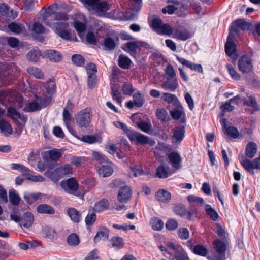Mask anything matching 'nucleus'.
<instances>
[{"instance_id":"1","label":"nucleus","mask_w":260,"mask_h":260,"mask_svg":"<svg viewBox=\"0 0 260 260\" xmlns=\"http://www.w3.org/2000/svg\"><path fill=\"white\" fill-rule=\"evenodd\" d=\"M158 247L163 252V255L170 260H189L186 252L180 245L168 242L165 245H159Z\"/></svg>"},{"instance_id":"2","label":"nucleus","mask_w":260,"mask_h":260,"mask_svg":"<svg viewBox=\"0 0 260 260\" xmlns=\"http://www.w3.org/2000/svg\"><path fill=\"white\" fill-rule=\"evenodd\" d=\"M82 2L88 6V10L93 11L99 16H103L105 15L107 11L110 9L109 4L104 1L100 0H80Z\"/></svg>"},{"instance_id":"3","label":"nucleus","mask_w":260,"mask_h":260,"mask_svg":"<svg viewBox=\"0 0 260 260\" xmlns=\"http://www.w3.org/2000/svg\"><path fill=\"white\" fill-rule=\"evenodd\" d=\"M54 22L47 23L46 25L51 27L56 33L66 29L69 27V24L66 21L68 19L66 13H56L51 17Z\"/></svg>"},{"instance_id":"4","label":"nucleus","mask_w":260,"mask_h":260,"mask_svg":"<svg viewBox=\"0 0 260 260\" xmlns=\"http://www.w3.org/2000/svg\"><path fill=\"white\" fill-rule=\"evenodd\" d=\"M60 186L66 192L79 197L81 194L78 190L79 185L74 178L63 180L60 182Z\"/></svg>"},{"instance_id":"5","label":"nucleus","mask_w":260,"mask_h":260,"mask_svg":"<svg viewBox=\"0 0 260 260\" xmlns=\"http://www.w3.org/2000/svg\"><path fill=\"white\" fill-rule=\"evenodd\" d=\"M150 25L157 33L160 35L170 36L173 32L172 27L168 24H164L158 18L153 19Z\"/></svg>"},{"instance_id":"6","label":"nucleus","mask_w":260,"mask_h":260,"mask_svg":"<svg viewBox=\"0 0 260 260\" xmlns=\"http://www.w3.org/2000/svg\"><path fill=\"white\" fill-rule=\"evenodd\" d=\"M216 252L214 255L213 260H225V251L228 242L226 240L224 242L219 239H215L213 242Z\"/></svg>"},{"instance_id":"7","label":"nucleus","mask_w":260,"mask_h":260,"mask_svg":"<svg viewBox=\"0 0 260 260\" xmlns=\"http://www.w3.org/2000/svg\"><path fill=\"white\" fill-rule=\"evenodd\" d=\"M77 125L80 127H87L91 122L90 110L84 109L80 111L75 116Z\"/></svg>"},{"instance_id":"8","label":"nucleus","mask_w":260,"mask_h":260,"mask_svg":"<svg viewBox=\"0 0 260 260\" xmlns=\"http://www.w3.org/2000/svg\"><path fill=\"white\" fill-rule=\"evenodd\" d=\"M234 34L232 32H229V36L227 38V41L225 45V51L226 54L229 56L231 57L232 61H235L238 55L235 53L236 51V45L233 42V40L235 38Z\"/></svg>"},{"instance_id":"9","label":"nucleus","mask_w":260,"mask_h":260,"mask_svg":"<svg viewBox=\"0 0 260 260\" xmlns=\"http://www.w3.org/2000/svg\"><path fill=\"white\" fill-rule=\"evenodd\" d=\"M251 24L243 19H239L233 22L230 32L234 34V36L239 35L241 30H247L250 28Z\"/></svg>"},{"instance_id":"10","label":"nucleus","mask_w":260,"mask_h":260,"mask_svg":"<svg viewBox=\"0 0 260 260\" xmlns=\"http://www.w3.org/2000/svg\"><path fill=\"white\" fill-rule=\"evenodd\" d=\"M36 100L29 104V108L30 111H35L40 110L42 108L46 107L48 102L46 101V96H42L40 94L35 95Z\"/></svg>"},{"instance_id":"11","label":"nucleus","mask_w":260,"mask_h":260,"mask_svg":"<svg viewBox=\"0 0 260 260\" xmlns=\"http://www.w3.org/2000/svg\"><path fill=\"white\" fill-rule=\"evenodd\" d=\"M41 90V92L39 94L42 96H46V101L48 102L51 96L55 92V84L53 81L50 80L43 84Z\"/></svg>"},{"instance_id":"12","label":"nucleus","mask_w":260,"mask_h":260,"mask_svg":"<svg viewBox=\"0 0 260 260\" xmlns=\"http://www.w3.org/2000/svg\"><path fill=\"white\" fill-rule=\"evenodd\" d=\"M169 162L173 168L174 171L180 169L181 167L182 158L177 151H172L167 154Z\"/></svg>"},{"instance_id":"13","label":"nucleus","mask_w":260,"mask_h":260,"mask_svg":"<svg viewBox=\"0 0 260 260\" xmlns=\"http://www.w3.org/2000/svg\"><path fill=\"white\" fill-rule=\"evenodd\" d=\"M128 137L131 141H136V143L144 145L147 143H150L151 145L155 144V141L151 140L149 142V138L143 134H141L137 132H131L129 133Z\"/></svg>"},{"instance_id":"14","label":"nucleus","mask_w":260,"mask_h":260,"mask_svg":"<svg viewBox=\"0 0 260 260\" xmlns=\"http://www.w3.org/2000/svg\"><path fill=\"white\" fill-rule=\"evenodd\" d=\"M238 67L242 73L249 72L253 68L251 59L247 56H242L239 59Z\"/></svg>"},{"instance_id":"15","label":"nucleus","mask_w":260,"mask_h":260,"mask_svg":"<svg viewBox=\"0 0 260 260\" xmlns=\"http://www.w3.org/2000/svg\"><path fill=\"white\" fill-rule=\"evenodd\" d=\"M132 191L129 186L120 187L118 193L117 199L119 202L125 203L132 198Z\"/></svg>"},{"instance_id":"16","label":"nucleus","mask_w":260,"mask_h":260,"mask_svg":"<svg viewBox=\"0 0 260 260\" xmlns=\"http://www.w3.org/2000/svg\"><path fill=\"white\" fill-rule=\"evenodd\" d=\"M172 34L173 38L182 41H185L192 36V34L188 29L183 28L174 30Z\"/></svg>"},{"instance_id":"17","label":"nucleus","mask_w":260,"mask_h":260,"mask_svg":"<svg viewBox=\"0 0 260 260\" xmlns=\"http://www.w3.org/2000/svg\"><path fill=\"white\" fill-rule=\"evenodd\" d=\"M161 87L165 90L174 91L178 86L176 78H167L166 82L161 84Z\"/></svg>"},{"instance_id":"18","label":"nucleus","mask_w":260,"mask_h":260,"mask_svg":"<svg viewBox=\"0 0 260 260\" xmlns=\"http://www.w3.org/2000/svg\"><path fill=\"white\" fill-rule=\"evenodd\" d=\"M34 220V217L33 214L29 212H25L21 217V222H20V225L21 227H24L25 228H30Z\"/></svg>"},{"instance_id":"19","label":"nucleus","mask_w":260,"mask_h":260,"mask_svg":"<svg viewBox=\"0 0 260 260\" xmlns=\"http://www.w3.org/2000/svg\"><path fill=\"white\" fill-rule=\"evenodd\" d=\"M45 55L51 61L58 62L62 59L61 54L54 50H47L45 51Z\"/></svg>"},{"instance_id":"20","label":"nucleus","mask_w":260,"mask_h":260,"mask_svg":"<svg viewBox=\"0 0 260 260\" xmlns=\"http://www.w3.org/2000/svg\"><path fill=\"white\" fill-rule=\"evenodd\" d=\"M173 173L169 167L161 165L157 168L156 175L159 178H166Z\"/></svg>"},{"instance_id":"21","label":"nucleus","mask_w":260,"mask_h":260,"mask_svg":"<svg viewBox=\"0 0 260 260\" xmlns=\"http://www.w3.org/2000/svg\"><path fill=\"white\" fill-rule=\"evenodd\" d=\"M156 198L158 201L164 203H167L171 200V194L168 191L161 189L156 192Z\"/></svg>"},{"instance_id":"22","label":"nucleus","mask_w":260,"mask_h":260,"mask_svg":"<svg viewBox=\"0 0 260 260\" xmlns=\"http://www.w3.org/2000/svg\"><path fill=\"white\" fill-rule=\"evenodd\" d=\"M109 231L105 228H101L94 237V242L96 243L101 240L105 241L108 239Z\"/></svg>"},{"instance_id":"23","label":"nucleus","mask_w":260,"mask_h":260,"mask_svg":"<svg viewBox=\"0 0 260 260\" xmlns=\"http://www.w3.org/2000/svg\"><path fill=\"white\" fill-rule=\"evenodd\" d=\"M170 114L173 119L177 120L180 118V122L182 123H185L186 120L182 107L172 110L170 112Z\"/></svg>"},{"instance_id":"24","label":"nucleus","mask_w":260,"mask_h":260,"mask_svg":"<svg viewBox=\"0 0 260 260\" xmlns=\"http://www.w3.org/2000/svg\"><path fill=\"white\" fill-rule=\"evenodd\" d=\"M257 152V145L253 142H249L245 149V154L248 158H253Z\"/></svg>"},{"instance_id":"25","label":"nucleus","mask_w":260,"mask_h":260,"mask_svg":"<svg viewBox=\"0 0 260 260\" xmlns=\"http://www.w3.org/2000/svg\"><path fill=\"white\" fill-rule=\"evenodd\" d=\"M150 224L153 230L155 231H161L164 226L163 221L157 217H153L151 218Z\"/></svg>"},{"instance_id":"26","label":"nucleus","mask_w":260,"mask_h":260,"mask_svg":"<svg viewBox=\"0 0 260 260\" xmlns=\"http://www.w3.org/2000/svg\"><path fill=\"white\" fill-rule=\"evenodd\" d=\"M113 170L112 167L108 165H102L98 169V173L100 176L103 177H107L110 176L113 173Z\"/></svg>"},{"instance_id":"27","label":"nucleus","mask_w":260,"mask_h":260,"mask_svg":"<svg viewBox=\"0 0 260 260\" xmlns=\"http://www.w3.org/2000/svg\"><path fill=\"white\" fill-rule=\"evenodd\" d=\"M0 130L5 135H10L13 132L11 125L4 119H0Z\"/></svg>"},{"instance_id":"28","label":"nucleus","mask_w":260,"mask_h":260,"mask_svg":"<svg viewBox=\"0 0 260 260\" xmlns=\"http://www.w3.org/2000/svg\"><path fill=\"white\" fill-rule=\"evenodd\" d=\"M132 63L131 60L126 55H120L118 58V65L122 69H128Z\"/></svg>"},{"instance_id":"29","label":"nucleus","mask_w":260,"mask_h":260,"mask_svg":"<svg viewBox=\"0 0 260 260\" xmlns=\"http://www.w3.org/2000/svg\"><path fill=\"white\" fill-rule=\"evenodd\" d=\"M112 247L116 250H119L122 248L124 245V242L121 237L116 236L113 237L110 241Z\"/></svg>"},{"instance_id":"30","label":"nucleus","mask_w":260,"mask_h":260,"mask_svg":"<svg viewBox=\"0 0 260 260\" xmlns=\"http://www.w3.org/2000/svg\"><path fill=\"white\" fill-rule=\"evenodd\" d=\"M44 175L49 178L54 182H57L61 178L57 168L53 171L48 170L44 173Z\"/></svg>"},{"instance_id":"31","label":"nucleus","mask_w":260,"mask_h":260,"mask_svg":"<svg viewBox=\"0 0 260 260\" xmlns=\"http://www.w3.org/2000/svg\"><path fill=\"white\" fill-rule=\"evenodd\" d=\"M38 212L42 214H53L55 213L54 209L47 204H41L37 208Z\"/></svg>"},{"instance_id":"32","label":"nucleus","mask_w":260,"mask_h":260,"mask_svg":"<svg viewBox=\"0 0 260 260\" xmlns=\"http://www.w3.org/2000/svg\"><path fill=\"white\" fill-rule=\"evenodd\" d=\"M68 215L75 222H79L81 218V214L75 208H70L67 210Z\"/></svg>"},{"instance_id":"33","label":"nucleus","mask_w":260,"mask_h":260,"mask_svg":"<svg viewBox=\"0 0 260 260\" xmlns=\"http://www.w3.org/2000/svg\"><path fill=\"white\" fill-rule=\"evenodd\" d=\"M41 56V53L39 50L33 49L27 53L26 58L30 61L36 62L40 59Z\"/></svg>"},{"instance_id":"34","label":"nucleus","mask_w":260,"mask_h":260,"mask_svg":"<svg viewBox=\"0 0 260 260\" xmlns=\"http://www.w3.org/2000/svg\"><path fill=\"white\" fill-rule=\"evenodd\" d=\"M27 71L29 74L36 78L43 79L44 78V75L43 72L38 68L30 67L27 68Z\"/></svg>"},{"instance_id":"35","label":"nucleus","mask_w":260,"mask_h":260,"mask_svg":"<svg viewBox=\"0 0 260 260\" xmlns=\"http://www.w3.org/2000/svg\"><path fill=\"white\" fill-rule=\"evenodd\" d=\"M111 89L113 99L115 100L121 106L122 100L120 92L118 91L115 84L111 85Z\"/></svg>"},{"instance_id":"36","label":"nucleus","mask_w":260,"mask_h":260,"mask_svg":"<svg viewBox=\"0 0 260 260\" xmlns=\"http://www.w3.org/2000/svg\"><path fill=\"white\" fill-rule=\"evenodd\" d=\"M80 239L79 236L75 233L69 235L67 238V243L70 246L76 247L79 245Z\"/></svg>"},{"instance_id":"37","label":"nucleus","mask_w":260,"mask_h":260,"mask_svg":"<svg viewBox=\"0 0 260 260\" xmlns=\"http://www.w3.org/2000/svg\"><path fill=\"white\" fill-rule=\"evenodd\" d=\"M43 233L47 238L50 239H54L57 238V234L55 231L49 226H44L43 229Z\"/></svg>"},{"instance_id":"38","label":"nucleus","mask_w":260,"mask_h":260,"mask_svg":"<svg viewBox=\"0 0 260 260\" xmlns=\"http://www.w3.org/2000/svg\"><path fill=\"white\" fill-rule=\"evenodd\" d=\"M109 202L107 200H102L99 202L95 203L94 207V210L97 212H102L108 207Z\"/></svg>"},{"instance_id":"39","label":"nucleus","mask_w":260,"mask_h":260,"mask_svg":"<svg viewBox=\"0 0 260 260\" xmlns=\"http://www.w3.org/2000/svg\"><path fill=\"white\" fill-rule=\"evenodd\" d=\"M185 129L184 127H178L174 131L173 137L175 139L176 142H180L184 137Z\"/></svg>"},{"instance_id":"40","label":"nucleus","mask_w":260,"mask_h":260,"mask_svg":"<svg viewBox=\"0 0 260 260\" xmlns=\"http://www.w3.org/2000/svg\"><path fill=\"white\" fill-rule=\"evenodd\" d=\"M61 178L65 175L72 174V167L69 164H66L57 168Z\"/></svg>"},{"instance_id":"41","label":"nucleus","mask_w":260,"mask_h":260,"mask_svg":"<svg viewBox=\"0 0 260 260\" xmlns=\"http://www.w3.org/2000/svg\"><path fill=\"white\" fill-rule=\"evenodd\" d=\"M129 9L131 10L137 12L142 7V0H128Z\"/></svg>"},{"instance_id":"42","label":"nucleus","mask_w":260,"mask_h":260,"mask_svg":"<svg viewBox=\"0 0 260 260\" xmlns=\"http://www.w3.org/2000/svg\"><path fill=\"white\" fill-rule=\"evenodd\" d=\"M9 199L11 203L14 205H17L20 201V198L17 194L16 191L14 190H10L9 192Z\"/></svg>"},{"instance_id":"43","label":"nucleus","mask_w":260,"mask_h":260,"mask_svg":"<svg viewBox=\"0 0 260 260\" xmlns=\"http://www.w3.org/2000/svg\"><path fill=\"white\" fill-rule=\"evenodd\" d=\"M7 115L13 119L17 120L21 118L20 114L17 111L16 109L13 107H10L7 109Z\"/></svg>"},{"instance_id":"44","label":"nucleus","mask_w":260,"mask_h":260,"mask_svg":"<svg viewBox=\"0 0 260 260\" xmlns=\"http://www.w3.org/2000/svg\"><path fill=\"white\" fill-rule=\"evenodd\" d=\"M133 100L135 106L137 107H141L144 103L145 100L140 92H137L133 95Z\"/></svg>"},{"instance_id":"45","label":"nucleus","mask_w":260,"mask_h":260,"mask_svg":"<svg viewBox=\"0 0 260 260\" xmlns=\"http://www.w3.org/2000/svg\"><path fill=\"white\" fill-rule=\"evenodd\" d=\"M241 165L248 172L254 174L253 169H254L253 161H251L250 160L245 159L243 160H241Z\"/></svg>"},{"instance_id":"46","label":"nucleus","mask_w":260,"mask_h":260,"mask_svg":"<svg viewBox=\"0 0 260 260\" xmlns=\"http://www.w3.org/2000/svg\"><path fill=\"white\" fill-rule=\"evenodd\" d=\"M137 127L141 131L149 133L151 130V125L146 121H140L137 123Z\"/></svg>"},{"instance_id":"47","label":"nucleus","mask_w":260,"mask_h":260,"mask_svg":"<svg viewBox=\"0 0 260 260\" xmlns=\"http://www.w3.org/2000/svg\"><path fill=\"white\" fill-rule=\"evenodd\" d=\"M192 251L196 254L201 256H205L208 253L207 249L203 246L200 245L195 246L192 249Z\"/></svg>"},{"instance_id":"48","label":"nucleus","mask_w":260,"mask_h":260,"mask_svg":"<svg viewBox=\"0 0 260 260\" xmlns=\"http://www.w3.org/2000/svg\"><path fill=\"white\" fill-rule=\"evenodd\" d=\"M49 158L51 160L57 161L61 156V153L59 150L53 149L48 151Z\"/></svg>"},{"instance_id":"49","label":"nucleus","mask_w":260,"mask_h":260,"mask_svg":"<svg viewBox=\"0 0 260 260\" xmlns=\"http://www.w3.org/2000/svg\"><path fill=\"white\" fill-rule=\"evenodd\" d=\"M138 45L134 42H129L124 44L122 48L126 51H129L134 54L136 52Z\"/></svg>"},{"instance_id":"50","label":"nucleus","mask_w":260,"mask_h":260,"mask_svg":"<svg viewBox=\"0 0 260 260\" xmlns=\"http://www.w3.org/2000/svg\"><path fill=\"white\" fill-rule=\"evenodd\" d=\"M73 63L77 66H83L85 63L84 57L80 54H74L72 57Z\"/></svg>"},{"instance_id":"51","label":"nucleus","mask_w":260,"mask_h":260,"mask_svg":"<svg viewBox=\"0 0 260 260\" xmlns=\"http://www.w3.org/2000/svg\"><path fill=\"white\" fill-rule=\"evenodd\" d=\"M123 93L126 95H131L134 91L132 84L125 83L121 87Z\"/></svg>"},{"instance_id":"52","label":"nucleus","mask_w":260,"mask_h":260,"mask_svg":"<svg viewBox=\"0 0 260 260\" xmlns=\"http://www.w3.org/2000/svg\"><path fill=\"white\" fill-rule=\"evenodd\" d=\"M8 28L13 32L19 34L22 31L24 27L23 25L18 24L14 22H12L9 24Z\"/></svg>"},{"instance_id":"53","label":"nucleus","mask_w":260,"mask_h":260,"mask_svg":"<svg viewBox=\"0 0 260 260\" xmlns=\"http://www.w3.org/2000/svg\"><path fill=\"white\" fill-rule=\"evenodd\" d=\"M226 67L232 79L236 80H239L240 79V75L236 72L231 64H228Z\"/></svg>"},{"instance_id":"54","label":"nucleus","mask_w":260,"mask_h":260,"mask_svg":"<svg viewBox=\"0 0 260 260\" xmlns=\"http://www.w3.org/2000/svg\"><path fill=\"white\" fill-rule=\"evenodd\" d=\"M156 114L157 118L161 121H166L169 118L167 111L163 109H157Z\"/></svg>"},{"instance_id":"55","label":"nucleus","mask_w":260,"mask_h":260,"mask_svg":"<svg viewBox=\"0 0 260 260\" xmlns=\"http://www.w3.org/2000/svg\"><path fill=\"white\" fill-rule=\"evenodd\" d=\"M42 196L41 193H30L27 195H25L24 196L25 200L27 201V203L30 204L33 201H36L39 199Z\"/></svg>"},{"instance_id":"56","label":"nucleus","mask_w":260,"mask_h":260,"mask_svg":"<svg viewBox=\"0 0 260 260\" xmlns=\"http://www.w3.org/2000/svg\"><path fill=\"white\" fill-rule=\"evenodd\" d=\"M178 226L177 221L173 219H169L166 224V228L170 231L175 230L177 228Z\"/></svg>"},{"instance_id":"57","label":"nucleus","mask_w":260,"mask_h":260,"mask_svg":"<svg viewBox=\"0 0 260 260\" xmlns=\"http://www.w3.org/2000/svg\"><path fill=\"white\" fill-rule=\"evenodd\" d=\"M162 99L165 102L170 103L177 100L176 95L168 93H164L162 96Z\"/></svg>"},{"instance_id":"58","label":"nucleus","mask_w":260,"mask_h":260,"mask_svg":"<svg viewBox=\"0 0 260 260\" xmlns=\"http://www.w3.org/2000/svg\"><path fill=\"white\" fill-rule=\"evenodd\" d=\"M188 201L191 203L196 204H203L204 200L203 198L194 196H189L187 197Z\"/></svg>"},{"instance_id":"59","label":"nucleus","mask_w":260,"mask_h":260,"mask_svg":"<svg viewBox=\"0 0 260 260\" xmlns=\"http://www.w3.org/2000/svg\"><path fill=\"white\" fill-rule=\"evenodd\" d=\"M96 79L95 74L89 73L88 77V86L90 89H93L95 86Z\"/></svg>"},{"instance_id":"60","label":"nucleus","mask_w":260,"mask_h":260,"mask_svg":"<svg viewBox=\"0 0 260 260\" xmlns=\"http://www.w3.org/2000/svg\"><path fill=\"white\" fill-rule=\"evenodd\" d=\"M113 124L115 126H116L118 128H120L122 129L128 136L129 133H131L132 131H131L127 126L123 123L117 121L113 122Z\"/></svg>"},{"instance_id":"61","label":"nucleus","mask_w":260,"mask_h":260,"mask_svg":"<svg viewBox=\"0 0 260 260\" xmlns=\"http://www.w3.org/2000/svg\"><path fill=\"white\" fill-rule=\"evenodd\" d=\"M32 30L37 34H43L45 32V28L40 23L36 22L33 25Z\"/></svg>"},{"instance_id":"62","label":"nucleus","mask_w":260,"mask_h":260,"mask_svg":"<svg viewBox=\"0 0 260 260\" xmlns=\"http://www.w3.org/2000/svg\"><path fill=\"white\" fill-rule=\"evenodd\" d=\"M174 211L176 214L180 216H184L187 213L185 208L181 205H177L174 207Z\"/></svg>"},{"instance_id":"63","label":"nucleus","mask_w":260,"mask_h":260,"mask_svg":"<svg viewBox=\"0 0 260 260\" xmlns=\"http://www.w3.org/2000/svg\"><path fill=\"white\" fill-rule=\"evenodd\" d=\"M7 43L11 47L16 48L19 46L20 41L16 38L10 37L7 39Z\"/></svg>"},{"instance_id":"64","label":"nucleus","mask_w":260,"mask_h":260,"mask_svg":"<svg viewBox=\"0 0 260 260\" xmlns=\"http://www.w3.org/2000/svg\"><path fill=\"white\" fill-rule=\"evenodd\" d=\"M248 84L256 88L260 87V80L258 79L257 77H253L248 79Z\"/></svg>"}]
</instances>
